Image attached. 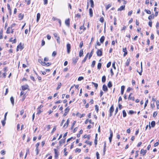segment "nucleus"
Segmentation results:
<instances>
[{"instance_id": "69168bd1", "label": "nucleus", "mask_w": 159, "mask_h": 159, "mask_svg": "<svg viewBox=\"0 0 159 159\" xmlns=\"http://www.w3.org/2000/svg\"><path fill=\"white\" fill-rule=\"evenodd\" d=\"M45 44V42L44 41V40H43L42 41V43H41L42 46H43Z\"/></svg>"}, {"instance_id": "423d86ee", "label": "nucleus", "mask_w": 159, "mask_h": 159, "mask_svg": "<svg viewBox=\"0 0 159 159\" xmlns=\"http://www.w3.org/2000/svg\"><path fill=\"white\" fill-rule=\"evenodd\" d=\"M23 48V47L22 46L21 43H20V44L17 46L16 50L17 51H18L19 49H20L21 50H22Z\"/></svg>"}, {"instance_id": "412c9836", "label": "nucleus", "mask_w": 159, "mask_h": 159, "mask_svg": "<svg viewBox=\"0 0 159 159\" xmlns=\"http://www.w3.org/2000/svg\"><path fill=\"white\" fill-rule=\"evenodd\" d=\"M155 121H152L151 122V125L152 127H154V126H155Z\"/></svg>"}, {"instance_id": "09e8293b", "label": "nucleus", "mask_w": 159, "mask_h": 159, "mask_svg": "<svg viewBox=\"0 0 159 159\" xmlns=\"http://www.w3.org/2000/svg\"><path fill=\"white\" fill-rule=\"evenodd\" d=\"M1 153L2 155H4L5 154V152L4 150H2L1 151Z\"/></svg>"}, {"instance_id": "c756f323", "label": "nucleus", "mask_w": 159, "mask_h": 159, "mask_svg": "<svg viewBox=\"0 0 159 159\" xmlns=\"http://www.w3.org/2000/svg\"><path fill=\"white\" fill-rule=\"evenodd\" d=\"M107 86L109 88H111L112 86V84L111 81H109L107 84Z\"/></svg>"}, {"instance_id": "f8f14e48", "label": "nucleus", "mask_w": 159, "mask_h": 159, "mask_svg": "<svg viewBox=\"0 0 159 159\" xmlns=\"http://www.w3.org/2000/svg\"><path fill=\"white\" fill-rule=\"evenodd\" d=\"M102 89L104 91H106V92L108 90L107 88L106 85L105 84H104L103 85Z\"/></svg>"}, {"instance_id": "de8ad7c7", "label": "nucleus", "mask_w": 159, "mask_h": 159, "mask_svg": "<svg viewBox=\"0 0 159 159\" xmlns=\"http://www.w3.org/2000/svg\"><path fill=\"white\" fill-rule=\"evenodd\" d=\"M115 62H113L112 63V66L114 69H116V67L115 66Z\"/></svg>"}, {"instance_id": "8fccbe9b", "label": "nucleus", "mask_w": 159, "mask_h": 159, "mask_svg": "<svg viewBox=\"0 0 159 159\" xmlns=\"http://www.w3.org/2000/svg\"><path fill=\"white\" fill-rule=\"evenodd\" d=\"M148 102V100L147 99L146 101V102L145 103L144 107V108H145L147 106Z\"/></svg>"}, {"instance_id": "6e6d98bb", "label": "nucleus", "mask_w": 159, "mask_h": 159, "mask_svg": "<svg viewBox=\"0 0 159 159\" xmlns=\"http://www.w3.org/2000/svg\"><path fill=\"white\" fill-rule=\"evenodd\" d=\"M100 21L101 22H103L104 21V18L103 17H101L100 19Z\"/></svg>"}, {"instance_id": "a878e982", "label": "nucleus", "mask_w": 159, "mask_h": 159, "mask_svg": "<svg viewBox=\"0 0 159 159\" xmlns=\"http://www.w3.org/2000/svg\"><path fill=\"white\" fill-rule=\"evenodd\" d=\"M93 50L91 51V52H90V55H89V59H90V58L92 56V55H93Z\"/></svg>"}, {"instance_id": "bb28decb", "label": "nucleus", "mask_w": 159, "mask_h": 159, "mask_svg": "<svg viewBox=\"0 0 159 159\" xmlns=\"http://www.w3.org/2000/svg\"><path fill=\"white\" fill-rule=\"evenodd\" d=\"M154 16L153 15H151L149 16L148 17V19L149 20H151L154 18Z\"/></svg>"}, {"instance_id": "e433bc0d", "label": "nucleus", "mask_w": 159, "mask_h": 159, "mask_svg": "<svg viewBox=\"0 0 159 159\" xmlns=\"http://www.w3.org/2000/svg\"><path fill=\"white\" fill-rule=\"evenodd\" d=\"M67 149L66 148H65L64 149V155L65 156H67L68 154V152H66Z\"/></svg>"}, {"instance_id": "f3484780", "label": "nucleus", "mask_w": 159, "mask_h": 159, "mask_svg": "<svg viewBox=\"0 0 159 159\" xmlns=\"http://www.w3.org/2000/svg\"><path fill=\"white\" fill-rule=\"evenodd\" d=\"M89 13L90 16V17H92L93 16V10L91 8H90L89 9Z\"/></svg>"}, {"instance_id": "79ce46f5", "label": "nucleus", "mask_w": 159, "mask_h": 159, "mask_svg": "<svg viewBox=\"0 0 159 159\" xmlns=\"http://www.w3.org/2000/svg\"><path fill=\"white\" fill-rule=\"evenodd\" d=\"M83 79H84L83 77L82 76H80L78 78V80L79 81H80L81 80H83Z\"/></svg>"}, {"instance_id": "052dcab7", "label": "nucleus", "mask_w": 159, "mask_h": 159, "mask_svg": "<svg viewBox=\"0 0 159 159\" xmlns=\"http://www.w3.org/2000/svg\"><path fill=\"white\" fill-rule=\"evenodd\" d=\"M37 110H38V111L37 113V114L39 115L42 112V111L40 109Z\"/></svg>"}, {"instance_id": "c03bdc74", "label": "nucleus", "mask_w": 159, "mask_h": 159, "mask_svg": "<svg viewBox=\"0 0 159 159\" xmlns=\"http://www.w3.org/2000/svg\"><path fill=\"white\" fill-rule=\"evenodd\" d=\"M111 64V62H109L107 64V68H109Z\"/></svg>"}, {"instance_id": "5701e85b", "label": "nucleus", "mask_w": 159, "mask_h": 159, "mask_svg": "<svg viewBox=\"0 0 159 159\" xmlns=\"http://www.w3.org/2000/svg\"><path fill=\"white\" fill-rule=\"evenodd\" d=\"M92 84L94 85L96 89H97L98 87V84L97 83H95L93 82H92Z\"/></svg>"}, {"instance_id": "680f3d73", "label": "nucleus", "mask_w": 159, "mask_h": 159, "mask_svg": "<svg viewBox=\"0 0 159 159\" xmlns=\"http://www.w3.org/2000/svg\"><path fill=\"white\" fill-rule=\"evenodd\" d=\"M97 142H98L97 139H95L94 140V143L95 145V146H96V145L97 144Z\"/></svg>"}, {"instance_id": "774afa93", "label": "nucleus", "mask_w": 159, "mask_h": 159, "mask_svg": "<svg viewBox=\"0 0 159 159\" xmlns=\"http://www.w3.org/2000/svg\"><path fill=\"white\" fill-rule=\"evenodd\" d=\"M75 16L76 17H78L79 18H80L81 17V15L79 14H76L75 15Z\"/></svg>"}, {"instance_id": "ddd939ff", "label": "nucleus", "mask_w": 159, "mask_h": 159, "mask_svg": "<svg viewBox=\"0 0 159 159\" xmlns=\"http://www.w3.org/2000/svg\"><path fill=\"white\" fill-rule=\"evenodd\" d=\"M125 86H122L121 87V93L122 95H123L124 93V91L125 89Z\"/></svg>"}, {"instance_id": "9b49d317", "label": "nucleus", "mask_w": 159, "mask_h": 159, "mask_svg": "<svg viewBox=\"0 0 159 159\" xmlns=\"http://www.w3.org/2000/svg\"><path fill=\"white\" fill-rule=\"evenodd\" d=\"M125 5H123L121 6L119 8L117 11H121L125 9Z\"/></svg>"}, {"instance_id": "a19ab883", "label": "nucleus", "mask_w": 159, "mask_h": 159, "mask_svg": "<svg viewBox=\"0 0 159 159\" xmlns=\"http://www.w3.org/2000/svg\"><path fill=\"white\" fill-rule=\"evenodd\" d=\"M83 41H81L80 43V46H79V47H80V48H81L83 46Z\"/></svg>"}, {"instance_id": "49530a36", "label": "nucleus", "mask_w": 159, "mask_h": 159, "mask_svg": "<svg viewBox=\"0 0 159 159\" xmlns=\"http://www.w3.org/2000/svg\"><path fill=\"white\" fill-rule=\"evenodd\" d=\"M10 29H11L10 27H8V28L7 29V30L6 31V33L7 34H9L10 33Z\"/></svg>"}, {"instance_id": "4be33fe9", "label": "nucleus", "mask_w": 159, "mask_h": 159, "mask_svg": "<svg viewBox=\"0 0 159 159\" xmlns=\"http://www.w3.org/2000/svg\"><path fill=\"white\" fill-rule=\"evenodd\" d=\"M90 2L91 4V6L92 7H94V2L93 0H90Z\"/></svg>"}, {"instance_id": "a18cd8bd", "label": "nucleus", "mask_w": 159, "mask_h": 159, "mask_svg": "<svg viewBox=\"0 0 159 159\" xmlns=\"http://www.w3.org/2000/svg\"><path fill=\"white\" fill-rule=\"evenodd\" d=\"M132 94V93H131L129 95L128 97V99L129 100H131L132 98V97L131 96V95Z\"/></svg>"}, {"instance_id": "ea45409f", "label": "nucleus", "mask_w": 159, "mask_h": 159, "mask_svg": "<svg viewBox=\"0 0 159 159\" xmlns=\"http://www.w3.org/2000/svg\"><path fill=\"white\" fill-rule=\"evenodd\" d=\"M81 152V149L80 148H77L75 149V152Z\"/></svg>"}, {"instance_id": "4c0bfd02", "label": "nucleus", "mask_w": 159, "mask_h": 159, "mask_svg": "<svg viewBox=\"0 0 159 159\" xmlns=\"http://www.w3.org/2000/svg\"><path fill=\"white\" fill-rule=\"evenodd\" d=\"M2 33H3V31L2 30H1L0 31V39H2Z\"/></svg>"}, {"instance_id": "4d7b16f0", "label": "nucleus", "mask_w": 159, "mask_h": 159, "mask_svg": "<svg viewBox=\"0 0 159 159\" xmlns=\"http://www.w3.org/2000/svg\"><path fill=\"white\" fill-rule=\"evenodd\" d=\"M157 115V112L156 111H155L154 112L153 115V117H155Z\"/></svg>"}, {"instance_id": "b1692460", "label": "nucleus", "mask_w": 159, "mask_h": 159, "mask_svg": "<svg viewBox=\"0 0 159 159\" xmlns=\"http://www.w3.org/2000/svg\"><path fill=\"white\" fill-rule=\"evenodd\" d=\"M80 30H82L83 29V31H84L86 29V28H85L84 27V24H83V25L81 26L80 27Z\"/></svg>"}, {"instance_id": "864d4df0", "label": "nucleus", "mask_w": 159, "mask_h": 159, "mask_svg": "<svg viewBox=\"0 0 159 159\" xmlns=\"http://www.w3.org/2000/svg\"><path fill=\"white\" fill-rule=\"evenodd\" d=\"M16 25V24L15 23L12 24L11 25L10 27V28L12 29V28L14 26H15Z\"/></svg>"}, {"instance_id": "7c9ffc66", "label": "nucleus", "mask_w": 159, "mask_h": 159, "mask_svg": "<svg viewBox=\"0 0 159 159\" xmlns=\"http://www.w3.org/2000/svg\"><path fill=\"white\" fill-rule=\"evenodd\" d=\"M111 4H109L107 5L106 6V10H108L110 7H111Z\"/></svg>"}, {"instance_id": "aec40b11", "label": "nucleus", "mask_w": 159, "mask_h": 159, "mask_svg": "<svg viewBox=\"0 0 159 159\" xmlns=\"http://www.w3.org/2000/svg\"><path fill=\"white\" fill-rule=\"evenodd\" d=\"M28 86L27 85H24V86H22V89L23 90H25L27 89Z\"/></svg>"}, {"instance_id": "1a4fd4ad", "label": "nucleus", "mask_w": 159, "mask_h": 159, "mask_svg": "<svg viewBox=\"0 0 159 159\" xmlns=\"http://www.w3.org/2000/svg\"><path fill=\"white\" fill-rule=\"evenodd\" d=\"M147 152L146 150H144L143 149H142L140 151V153L141 154H143V156L145 155L146 153Z\"/></svg>"}, {"instance_id": "f03ea898", "label": "nucleus", "mask_w": 159, "mask_h": 159, "mask_svg": "<svg viewBox=\"0 0 159 159\" xmlns=\"http://www.w3.org/2000/svg\"><path fill=\"white\" fill-rule=\"evenodd\" d=\"M79 59V57L77 56L75 58H73L72 59V63L74 65H75L78 60Z\"/></svg>"}, {"instance_id": "6e6552de", "label": "nucleus", "mask_w": 159, "mask_h": 159, "mask_svg": "<svg viewBox=\"0 0 159 159\" xmlns=\"http://www.w3.org/2000/svg\"><path fill=\"white\" fill-rule=\"evenodd\" d=\"M65 23L66 25L68 27L70 25V19L69 18L66 19L65 21Z\"/></svg>"}, {"instance_id": "c85d7f7f", "label": "nucleus", "mask_w": 159, "mask_h": 159, "mask_svg": "<svg viewBox=\"0 0 159 159\" xmlns=\"http://www.w3.org/2000/svg\"><path fill=\"white\" fill-rule=\"evenodd\" d=\"M61 83H59V84H58L57 87L56 89L57 90H58L61 88Z\"/></svg>"}, {"instance_id": "f257e3e1", "label": "nucleus", "mask_w": 159, "mask_h": 159, "mask_svg": "<svg viewBox=\"0 0 159 159\" xmlns=\"http://www.w3.org/2000/svg\"><path fill=\"white\" fill-rule=\"evenodd\" d=\"M114 110V107L113 105L111 106V107L110 110H109V116L111 117L112 115V113L113 112Z\"/></svg>"}, {"instance_id": "39448f33", "label": "nucleus", "mask_w": 159, "mask_h": 159, "mask_svg": "<svg viewBox=\"0 0 159 159\" xmlns=\"http://www.w3.org/2000/svg\"><path fill=\"white\" fill-rule=\"evenodd\" d=\"M54 150L55 153V157L57 159L58 157L59 153L56 149H54Z\"/></svg>"}, {"instance_id": "e2e57ef3", "label": "nucleus", "mask_w": 159, "mask_h": 159, "mask_svg": "<svg viewBox=\"0 0 159 159\" xmlns=\"http://www.w3.org/2000/svg\"><path fill=\"white\" fill-rule=\"evenodd\" d=\"M57 54V53L55 52L54 51L52 53V56L53 57H55Z\"/></svg>"}, {"instance_id": "72a5a7b5", "label": "nucleus", "mask_w": 159, "mask_h": 159, "mask_svg": "<svg viewBox=\"0 0 159 159\" xmlns=\"http://www.w3.org/2000/svg\"><path fill=\"white\" fill-rule=\"evenodd\" d=\"M95 63L96 61H93L92 64L91 65V66L92 67H93L95 65Z\"/></svg>"}, {"instance_id": "393cba45", "label": "nucleus", "mask_w": 159, "mask_h": 159, "mask_svg": "<svg viewBox=\"0 0 159 159\" xmlns=\"http://www.w3.org/2000/svg\"><path fill=\"white\" fill-rule=\"evenodd\" d=\"M122 112L123 114V117H125L126 116V113L125 111V110H123Z\"/></svg>"}, {"instance_id": "20e7f679", "label": "nucleus", "mask_w": 159, "mask_h": 159, "mask_svg": "<svg viewBox=\"0 0 159 159\" xmlns=\"http://www.w3.org/2000/svg\"><path fill=\"white\" fill-rule=\"evenodd\" d=\"M70 43H68L66 45V48L67 50V52L69 54L70 52Z\"/></svg>"}, {"instance_id": "473e14b6", "label": "nucleus", "mask_w": 159, "mask_h": 159, "mask_svg": "<svg viewBox=\"0 0 159 159\" xmlns=\"http://www.w3.org/2000/svg\"><path fill=\"white\" fill-rule=\"evenodd\" d=\"M106 81V76H102V82L104 83Z\"/></svg>"}, {"instance_id": "a211bd4d", "label": "nucleus", "mask_w": 159, "mask_h": 159, "mask_svg": "<svg viewBox=\"0 0 159 159\" xmlns=\"http://www.w3.org/2000/svg\"><path fill=\"white\" fill-rule=\"evenodd\" d=\"M105 39V37L104 36H102L100 39V42L101 43H103Z\"/></svg>"}, {"instance_id": "f704fd0d", "label": "nucleus", "mask_w": 159, "mask_h": 159, "mask_svg": "<svg viewBox=\"0 0 159 159\" xmlns=\"http://www.w3.org/2000/svg\"><path fill=\"white\" fill-rule=\"evenodd\" d=\"M95 109L96 111H97V112H98L99 108H98V106L96 105H95Z\"/></svg>"}, {"instance_id": "5fc2aeb1", "label": "nucleus", "mask_w": 159, "mask_h": 159, "mask_svg": "<svg viewBox=\"0 0 159 159\" xmlns=\"http://www.w3.org/2000/svg\"><path fill=\"white\" fill-rule=\"evenodd\" d=\"M56 126H55L54 127L53 129L52 130L51 133H53L56 130Z\"/></svg>"}, {"instance_id": "338daca9", "label": "nucleus", "mask_w": 159, "mask_h": 159, "mask_svg": "<svg viewBox=\"0 0 159 159\" xmlns=\"http://www.w3.org/2000/svg\"><path fill=\"white\" fill-rule=\"evenodd\" d=\"M30 79L32 80H33V81H35V79L34 77L33 76H31L30 77Z\"/></svg>"}, {"instance_id": "bf43d9fd", "label": "nucleus", "mask_w": 159, "mask_h": 159, "mask_svg": "<svg viewBox=\"0 0 159 159\" xmlns=\"http://www.w3.org/2000/svg\"><path fill=\"white\" fill-rule=\"evenodd\" d=\"M148 25L150 27H152V21L150 20L148 23Z\"/></svg>"}, {"instance_id": "4468645a", "label": "nucleus", "mask_w": 159, "mask_h": 159, "mask_svg": "<svg viewBox=\"0 0 159 159\" xmlns=\"http://www.w3.org/2000/svg\"><path fill=\"white\" fill-rule=\"evenodd\" d=\"M65 142V139H61L59 141V144L61 146L62 144L64 143Z\"/></svg>"}, {"instance_id": "6ab92c4d", "label": "nucleus", "mask_w": 159, "mask_h": 159, "mask_svg": "<svg viewBox=\"0 0 159 159\" xmlns=\"http://www.w3.org/2000/svg\"><path fill=\"white\" fill-rule=\"evenodd\" d=\"M10 100L13 106L14 105V99L13 97H11L10 98Z\"/></svg>"}, {"instance_id": "7ed1b4c3", "label": "nucleus", "mask_w": 159, "mask_h": 159, "mask_svg": "<svg viewBox=\"0 0 159 159\" xmlns=\"http://www.w3.org/2000/svg\"><path fill=\"white\" fill-rule=\"evenodd\" d=\"M97 56L99 57H100L102 55V49H98L97 51Z\"/></svg>"}, {"instance_id": "13d9d810", "label": "nucleus", "mask_w": 159, "mask_h": 159, "mask_svg": "<svg viewBox=\"0 0 159 159\" xmlns=\"http://www.w3.org/2000/svg\"><path fill=\"white\" fill-rule=\"evenodd\" d=\"M157 109L159 108V102L158 101H157Z\"/></svg>"}, {"instance_id": "2eb2a0df", "label": "nucleus", "mask_w": 159, "mask_h": 159, "mask_svg": "<svg viewBox=\"0 0 159 159\" xmlns=\"http://www.w3.org/2000/svg\"><path fill=\"white\" fill-rule=\"evenodd\" d=\"M40 15L39 13H38L37 15L36 21L38 22L40 19Z\"/></svg>"}, {"instance_id": "3c124183", "label": "nucleus", "mask_w": 159, "mask_h": 159, "mask_svg": "<svg viewBox=\"0 0 159 159\" xmlns=\"http://www.w3.org/2000/svg\"><path fill=\"white\" fill-rule=\"evenodd\" d=\"M123 51L124 52V53L127 52V50L126 48H123Z\"/></svg>"}, {"instance_id": "c9c22d12", "label": "nucleus", "mask_w": 159, "mask_h": 159, "mask_svg": "<svg viewBox=\"0 0 159 159\" xmlns=\"http://www.w3.org/2000/svg\"><path fill=\"white\" fill-rule=\"evenodd\" d=\"M85 143L87 144H89L90 145H91L92 144V142H90L89 141L87 140L85 142Z\"/></svg>"}, {"instance_id": "cd10ccee", "label": "nucleus", "mask_w": 159, "mask_h": 159, "mask_svg": "<svg viewBox=\"0 0 159 159\" xmlns=\"http://www.w3.org/2000/svg\"><path fill=\"white\" fill-rule=\"evenodd\" d=\"M102 64L100 63H98V69H100L101 67Z\"/></svg>"}, {"instance_id": "37998d69", "label": "nucleus", "mask_w": 159, "mask_h": 159, "mask_svg": "<svg viewBox=\"0 0 159 159\" xmlns=\"http://www.w3.org/2000/svg\"><path fill=\"white\" fill-rule=\"evenodd\" d=\"M5 121L6 120H5V119H4V120H3L2 121V125L3 126H4V125H5V124L6 123Z\"/></svg>"}, {"instance_id": "9d476101", "label": "nucleus", "mask_w": 159, "mask_h": 159, "mask_svg": "<svg viewBox=\"0 0 159 159\" xmlns=\"http://www.w3.org/2000/svg\"><path fill=\"white\" fill-rule=\"evenodd\" d=\"M89 54V53H87V54H86V56L85 57L84 59H83L82 61V63H84V62H85L86 61V60L88 57V55Z\"/></svg>"}, {"instance_id": "58836bf2", "label": "nucleus", "mask_w": 159, "mask_h": 159, "mask_svg": "<svg viewBox=\"0 0 159 159\" xmlns=\"http://www.w3.org/2000/svg\"><path fill=\"white\" fill-rule=\"evenodd\" d=\"M96 155L97 156V159H100L99 154L98 152H97L96 153Z\"/></svg>"}, {"instance_id": "603ef678", "label": "nucleus", "mask_w": 159, "mask_h": 159, "mask_svg": "<svg viewBox=\"0 0 159 159\" xmlns=\"http://www.w3.org/2000/svg\"><path fill=\"white\" fill-rule=\"evenodd\" d=\"M112 136H113V133H112V131L111 130H110V137L112 138Z\"/></svg>"}, {"instance_id": "dca6fc26", "label": "nucleus", "mask_w": 159, "mask_h": 159, "mask_svg": "<svg viewBox=\"0 0 159 159\" xmlns=\"http://www.w3.org/2000/svg\"><path fill=\"white\" fill-rule=\"evenodd\" d=\"M83 53H84V52H83V49H81L80 50V52H79V57H81L82 56H83Z\"/></svg>"}, {"instance_id": "0e129e2a", "label": "nucleus", "mask_w": 159, "mask_h": 159, "mask_svg": "<svg viewBox=\"0 0 159 159\" xmlns=\"http://www.w3.org/2000/svg\"><path fill=\"white\" fill-rule=\"evenodd\" d=\"M159 143L158 142H157L154 144V147H157L159 145Z\"/></svg>"}, {"instance_id": "0eeeda50", "label": "nucleus", "mask_w": 159, "mask_h": 159, "mask_svg": "<svg viewBox=\"0 0 159 159\" xmlns=\"http://www.w3.org/2000/svg\"><path fill=\"white\" fill-rule=\"evenodd\" d=\"M70 110V108L68 107H67L65 110V112L63 114V116H65L67 114V113Z\"/></svg>"}, {"instance_id": "2f4dec72", "label": "nucleus", "mask_w": 159, "mask_h": 159, "mask_svg": "<svg viewBox=\"0 0 159 159\" xmlns=\"http://www.w3.org/2000/svg\"><path fill=\"white\" fill-rule=\"evenodd\" d=\"M144 11L148 14H151V12L149 10L145 9Z\"/></svg>"}]
</instances>
